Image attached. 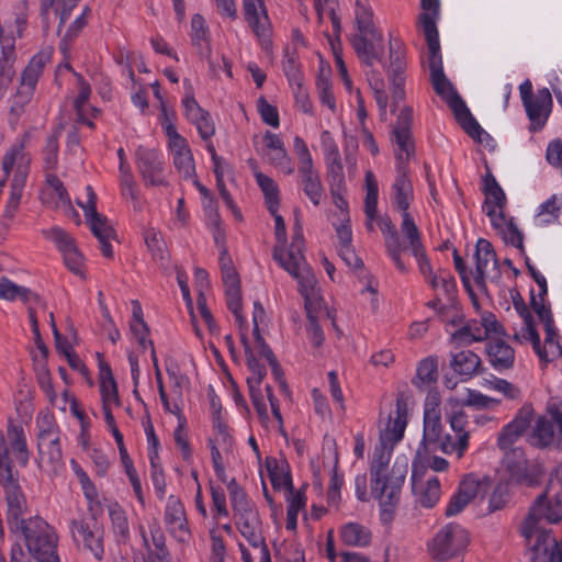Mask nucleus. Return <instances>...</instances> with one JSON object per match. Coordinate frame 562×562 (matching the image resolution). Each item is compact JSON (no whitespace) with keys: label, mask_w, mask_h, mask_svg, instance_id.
<instances>
[{"label":"nucleus","mask_w":562,"mask_h":562,"mask_svg":"<svg viewBox=\"0 0 562 562\" xmlns=\"http://www.w3.org/2000/svg\"><path fill=\"white\" fill-rule=\"evenodd\" d=\"M413 109H401L392 131V145L395 155L396 177L391 187L392 205L402 214L408 213L414 200V189L409 178V160L415 156V143L412 134Z\"/></svg>","instance_id":"obj_1"},{"label":"nucleus","mask_w":562,"mask_h":562,"mask_svg":"<svg viewBox=\"0 0 562 562\" xmlns=\"http://www.w3.org/2000/svg\"><path fill=\"white\" fill-rule=\"evenodd\" d=\"M395 446L379 442L373 452L370 467L371 493L381 506V518L389 520L400 499L402 486L407 474V463L396 460L389 473V464Z\"/></svg>","instance_id":"obj_2"},{"label":"nucleus","mask_w":562,"mask_h":562,"mask_svg":"<svg viewBox=\"0 0 562 562\" xmlns=\"http://www.w3.org/2000/svg\"><path fill=\"white\" fill-rule=\"evenodd\" d=\"M561 517L562 504L546 512L539 502L520 524L519 532L530 549L531 562H562V541L543 527V522H558Z\"/></svg>","instance_id":"obj_3"},{"label":"nucleus","mask_w":562,"mask_h":562,"mask_svg":"<svg viewBox=\"0 0 562 562\" xmlns=\"http://www.w3.org/2000/svg\"><path fill=\"white\" fill-rule=\"evenodd\" d=\"M427 46L428 67L435 92L448 104L464 132L476 142L483 143V137H488V134L481 127L443 72L440 43L432 42V44H427Z\"/></svg>","instance_id":"obj_4"},{"label":"nucleus","mask_w":562,"mask_h":562,"mask_svg":"<svg viewBox=\"0 0 562 562\" xmlns=\"http://www.w3.org/2000/svg\"><path fill=\"white\" fill-rule=\"evenodd\" d=\"M303 246L302 225L299 216H296L291 245L288 248L274 247L273 259L297 281L299 291L304 297L305 306L307 307L318 299V289L316 286V278L303 255Z\"/></svg>","instance_id":"obj_5"},{"label":"nucleus","mask_w":562,"mask_h":562,"mask_svg":"<svg viewBox=\"0 0 562 562\" xmlns=\"http://www.w3.org/2000/svg\"><path fill=\"white\" fill-rule=\"evenodd\" d=\"M21 535L29 554L36 562H60L55 529L38 516L20 521Z\"/></svg>","instance_id":"obj_6"},{"label":"nucleus","mask_w":562,"mask_h":562,"mask_svg":"<svg viewBox=\"0 0 562 562\" xmlns=\"http://www.w3.org/2000/svg\"><path fill=\"white\" fill-rule=\"evenodd\" d=\"M233 509L235 512L236 526L241 536L254 548L263 544L261 520L255 506L249 502L244 490L237 484L235 479L229 480L227 484Z\"/></svg>","instance_id":"obj_7"},{"label":"nucleus","mask_w":562,"mask_h":562,"mask_svg":"<svg viewBox=\"0 0 562 562\" xmlns=\"http://www.w3.org/2000/svg\"><path fill=\"white\" fill-rule=\"evenodd\" d=\"M0 484L5 488L8 503V522L11 530L20 529V521L25 509V498L18 484L16 473L8 458L5 439L0 432Z\"/></svg>","instance_id":"obj_8"},{"label":"nucleus","mask_w":562,"mask_h":562,"mask_svg":"<svg viewBox=\"0 0 562 562\" xmlns=\"http://www.w3.org/2000/svg\"><path fill=\"white\" fill-rule=\"evenodd\" d=\"M469 540V533L463 527L450 522L428 542V551L435 560L447 561L464 550Z\"/></svg>","instance_id":"obj_9"},{"label":"nucleus","mask_w":562,"mask_h":562,"mask_svg":"<svg viewBox=\"0 0 562 562\" xmlns=\"http://www.w3.org/2000/svg\"><path fill=\"white\" fill-rule=\"evenodd\" d=\"M389 64L385 67L386 76L390 85L393 104L405 99V83L407 56L404 43L398 38L390 40Z\"/></svg>","instance_id":"obj_10"},{"label":"nucleus","mask_w":562,"mask_h":562,"mask_svg":"<svg viewBox=\"0 0 562 562\" xmlns=\"http://www.w3.org/2000/svg\"><path fill=\"white\" fill-rule=\"evenodd\" d=\"M218 262L225 288L227 307L233 313L241 334L244 333L246 321L241 313L240 280L225 246H222Z\"/></svg>","instance_id":"obj_11"},{"label":"nucleus","mask_w":562,"mask_h":562,"mask_svg":"<svg viewBox=\"0 0 562 562\" xmlns=\"http://www.w3.org/2000/svg\"><path fill=\"white\" fill-rule=\"evenodd\" d=\"M70 532L75 542L81 543L93 557L101 561L104 555V529L94 517L72 519Z\"/></svg>","instance_id":"obj_12"},{"label":"nucleus","mask_w":562,"mask_h":562,"mask_svg":"<svg viewBox=\"0 0 562 562\" xmlns=\"http://www.w3.org/2000/svg\"><path fill=\"white\" fill-rule=\"evenodd\" d=\"M240 339L245 348L247 367L249 370L247 384L250 398L261 422L267 423L269 419L268 405L260 390V384L266 376V369L265 366L256 359L254 350L248 346L245 333H241Z\"/></svg>","instance_id":"obj_13"},{"label":"nucleus","mask_w":562,"mask_h":562,"mask_svg":"<svg viewBox=\"0 0 562 562\" xmlns=\"http://www.w3.org/2000/svg\"><path fill=\"white\" fill-rule=\"evenodd\" d=\"M136 167L146 186L168 187L166 164L161 153L154 148L139 146L136 149Z\"/></svg>","instance_id":"obj_14"},{"label":"nucleus","mask_w":562,"mask_h":562,"mask_svg":"<svg viewBox=\"0 0 562 562\" xmlns=\"http://www.w3.org/2000/svg\"><path fill=\"white\" fill-rule=\"evenodd\" d=\"M503 468L507 481L515 484L535 485L538 483L541 470L539 465L529 463L525 451L519 448L507 451L503 459Z\"/></svg>","instance_id":"obj_15"},{"label":"nucleus","mask_w":562,"mask_h":562,"mask_svg":"<svg viewBox=\"0 0 562 562\" xmlns=\"http://www.w3.org/2000/svg\"><path fill=\"white\" fill-rule=\"evenodd\" d=\"M245 21L259 41L262 49L271 48L272 26L265 0H241Z\"/></svg>","instance_id":"obj_16"},{"label":"nucleus","mask_w":562,"mask_h":562,"mask_svg":"<svg viewBox=\"0 0 562 562\" xmlns=\"http://www.w3.org/2000/svg\"><path fill=\"white\" fill-rule=\"evenodd\" d=\"M501 325L493 314L483 315L481 319L468 321L451 335L454 344L471 345L472 342L483 341L491 334H499Z\"/></svg>","instance_id":"obj_17"},{"label":"nucleus","mask_w":562,"mask_h":562,"mask_svg":"<svg viewBox=\"0 0 562 562\" xmlns=\"http://www.w3.org/2000/svg\"><path fill=\"white\" fill-rule=\"evenodd\" d=\"M409 406V398L406 395L400 394L396 397L395 409L390 414L385 427L380 431L381 442L396 446L403 439L408 423Z\"/></svg>","instance_id":"obj_18"},{"label":"nucleus","mask_w":562,"mask_h":562,"mask_svg":"<svg viewBox=\"0 0 562 562\" xmlns=\"http://www.w3.org/2000/svg\"><path fill=\"white\" fill-rule=\"evenodd\" d=\"M412 491L417 504L425 508H432L441 497V483L432 473H422L412 469Z\"/></svg>","instance_id":"obj_19"},{"label":"nucleus","mask_w":562,"mask_h":562,"mask_svg":"<svg viewBox=\"0 0 562 562\" xmlns=\"http://www.w3.org/2000/svg\"><path fill=\"white\" fill-rule=\"evenodd\" d=\"M477 286H483L486 280L498 278V266L496 254L492 244L483 238L476 243L475 249V271L471 272Z\"/></svg>","instance_id":"obj_20"},{"label":"nucleus","mask_w":562,"mask_h":562,"mask_svg":"<svg viewBox=\"0 0 562 562\" xmlns=\"http://www.w3.org/2000/svg\"><path fill=\"white\" fill-rule=\"evenodd\" d=\"M8 447V458L10 464L15 461L20 467L25 468L30 460L26 436L21 424L9 419L7 432L0 430Z\"/></svg>","instance_id":"obj_21"},{"label":"nucleus","mask_w":562,"mask_h":562,"mask_svg":"<svg viewBox=\"0 0 562 562\" xmlns=\"http://www.w3.org/2000/svg\"><path fill=\"white\" fill-rule=\"evenodd\" d=\"M442 430L440 396L429 392L424 408L423 437L419 443H437Z\"/></svg>","instance_id":"obj_22"},{"label":"nucleus","mask_w":562,"mask_h":562,"mask_svg":"<svg viewBox=\"0 0 562 562\" xmlns=\"http://www.w3.org/2000/svg\"><path fill=\"white\" fill-rule=\"evenodd\" d=\"M26 139L27 135H24L19 142L13 144L3 156L2 169L7 177L13 173L12 179H27L31 156L25 151Z\"/></svg>","instance_id":"obj_23"},{"label":"nucleus","mask_w":562,"mask_h":562,"mask_svg":"<svg viewBox=\"0 0 562 562\" xmlns=\"http://www.w3.org/2000/svg\"><path fill=\"white\" fill-rule=\"evenodd\" d=\"M530 121V131L538 132L546 125L552 111V95L548 88L538 89L535 97L522 104Z\"/></svg>","instance_id":"obj_24"},{"label":"nucleus","mask_w":562,"mask_h":562,"mask_svg":"<svg viewBox=\"0 0 562 562\" xmlns=\"http://www.w3.org/2000/svg\"><path fill=\"white\" fill-rule=\"evenodd\" d=\"M46 61L47 56L44 54H36L31 58L21 75V82L15 97L16 103L25 104L31 100Z\"/></svg>","instance_id":"obj_25"},{"label":"nucleus","mask_w":562,"mask_h":562,"mask_svg":"<svg viewBox=\"0 0 562 562\" xmlns=\"http://www.w3.org/2000/svg\"><path fill=\"white\" fill-rule=\"evenodd\" d=\"M167 148L179 176L183 180L193 179L195 177V162L188 140L180 137L167 142Z\"/></svg>","instance_id":"obj_26"},{"label":"nucleus","mask_w":562,"mask_h":562,"mask_svg":"<svg viewBox=\"0 0 562 562\" xmlns=\"http://www.w3.org/2000/svg\"><path fill=\"white\" fill-rule=\"evenodd\" d=\"M358 57L367 66L372 67L383 56V36L380 32L373 34L353 35L351 40Z\"/></svg>","instance_id":"obj_27"},{"label":"nucleus","mask_w":562,"mask_h":562,"mask_svg":"<svg viewBox=\"0 0 562 562\" xmlns=\"http://www.w3.org/2000/svg\"><path fill=\"white\" fill-rule=\"evenodd\" d=\"M531 415V408L522 407L515 418L502 428L497 437V446L499 449L506 452L512 450V447L529 427Z\"/></svg>","instance_id":"obj_28"},{"label":"nucleus","mask_w":562,"mask_h":562,"mask_svg":"<svg viewBox=\"0 0 562 562\" xmlns=\"http://www.w3.org/2000/svg\"><path fill=\"white\" fill-rule=\"evenodd\" d=\"M480 488L479 481L472 476H465L458 486L456 493L449 498L445 515L453 517L460 514L477 495Z\"/></svg>","instance_id":"obj_29"},{"label":"nucleus","mask_w":562,"mask_h":562,"mask_svg":"<svg viewBox=\"0 0 562 562\" xmlns=\"http://www.w3.org/2000/svg\"><path fill=\"white\" fill-rule=\"evenodd\" d=\"M436 448L437 443H418L412 461V469L422 473H429V469L435 472H446L449 469V461L434 454Z\"/></svg>","instance_id":"obj_30"},{"label":"nucleus","mask_w":562,"mask_h":562,"mask_svg":"<svg viewBox=\"0 0 562 562\" xmlns=\"http://www.w3.org/2000/svg\"><path fill=\"white\" fill-rule=\"evenodd\" d=\"M37 465L47 474H56L64 467L60 439L37 441Z\"/></svg>","instance_id":"obj_31"},{"label":"nucleus","mask_w":562,"mask_h":562,"mask_svg":"<svg viewBox=\"0 0 562 562\" xmlns=\"http://www.w3.org/2000/svg\"><path fill=\"white\" fill-rule=\"evenodd\" d=\"M380 229L384 237V244L387 256L391 258L393 263L395 265L396 269L402 272L406 273L408 271L407 266L402 259V254L405 250L403 247V243L400 238V235L391 222L390 218H381L379 223Z\"/></svg>","instance_id":"obj_32"},{"label":"nucleus","mask_w":562,"mask_h":562,"mask_svg":"<svg viewBox=\"0 0 562 562\" xmlns=\"http://www.w3.org/2000/svg\"><path fill=\"white\" fill-rule=\"evenodd\" d=\"M484 192L485 202L483 211L488 216L490 221L505 214L507 199L505 192L492 175L484 180Z\"/></svg>","instance_id":"obj_33"},{"label":"nucleus","mask_w":562,"mask_h":562,"mask_svg":"<svg viewBox=\"0 0 562 562\" xmlns=\"http://www.w3.org/2000/svg\"><path fill=\"white\" fill-rule=\"evenodd\" d=\"M42 201L52 209H71L70 196L54 172L46 173V188L42 192Z\"/></svg>","instance_id":"obj_34"},{"label":"nucleus","mask_w":562,"mask_h":562,"mask_svg":"<svg viewBox=\"0 0 562 562\" xmlns=\"http://www.w3.org/2000/svg\"><path fill=\"white\" fill-rule=\"evenodd\" d=\"M423 13L419 15L418 22L425 35L427 44L432 42L439 43V33L437 21L440 14L439 0H420Z\"/></svg>","instance_id":"obj_35"},{"label":"nucleus","mask_w":562,"mask_h":562,"mask_svg":"<svg viewBox=\"0 0 562 562\" xmlns=\"http://www.w3.org/2000/svg\"><path fill=\"white\" fill-rule=\"evenodd\" d=\"M86 222L99 240L102 255L106 258L113 257L111 240L115 238V231L109 220L104 215L98 214L87 218Z\"/></svg>","instance_id":"obj_36"},{"label":"nucleus","mask_w":562,"mask_h":562,"mask_svg":"<svg viewBox=\"0 0 562 562\" xmlns=\"http://www.w3.org/2000/svg\"><path fill=\"white\" fill-rule=\"evenodd\" d=\"M299 187L302 189L313 205L318 206L325 195L324 186L319 172L315 167L300 169Z\"/></svg>","instance_id":"obj_37"},{"label":"nucleus","mask_w":562,"mask_h":562,"mask_svg":"<svg viewBox=\"0 0 562 562\" xmlns=\"http://www.w3.org/2000/svg\"><path fill=\"white\" fill-rule=\"evenodd\" d=\"M491 224L506 245H510L524 252V234L513 217H507L503 214L491 220Z\"/></svg>","instance_id":"obj_38"},{"label":"nucleus","mask_w":562,"mask_h":562,"mask_svg":"<svg viewBox=\"0 0 562 562\" xmlns=\"http://www.w3.org/2000/svg\"><path fill=\"white\" fill-rule=\"evenodd\" d=\"M265 465L274 490L293 491L290 467L284 459L268 457Z\"/></svg>","instance_id":"obj_39"},{"label":"nucleus","mask_w":562,"mask_h":562,"mask_svg":"<svg viewBox=\"0 0 562 562\" xmlns=\"http://www.w3.org/2000/svg\"><path fill=\"white\" fill-rule=\"evenodd\" d=\"M562 212V194H552L542 202L533 215V224L537 227H547L559 223Z\"/></svg>","instance_id":"obj_40"},{"label":"nucleus","mask_w":562,"mask_h":562,"mask_svg":"<svg viewBox=\"0 0 562 562\" xmlns=\"http://www.w3.org/2000/svg\"><path fill=\"white\" fill-rule=\"evenodd\" d=\"M211 406L213 411V436L209 441L218 445L224 451H233L234 440L229 427L222 416L221 406H218L214 400H212Z\"/></svg>","instance_id":"obj_41"},{"label":"nucleus","mask_w":562,"mask_h":562,"mask_svg":"<svg viewBox=\"0 0 562 562\" xmlns=\"http://www.w3.org/2000/svg\"><path fill=\"white\" fill-rule=\"evenodd\" d=\"M487 357L491 366L502 372L514 366L515 351L507 342L495 340L488 344Z\"/></svg>","instance_id":"obj_42"},{"label":"nucleus","mask_w":562,"mask_h":562,"mask_svg":"<svg viewBox=\"0 0 562 562\" xmlns=\"http://www.w3.org/2000/svg\"><path fill=\"white\" fill-rule=\"evenodd\" d=\"M450 367L459 375L470 379L479 372L481 359L471 350H460L451 353Z\"/></svg>","instance_id":"obj_43"},{"label":"nucleus","mask_w":562,"mask_h":562,"mask_svg":"<svg viewBox=\"0 0 562 562\" xmlns=\"http://www.w3.org/2000/svg\"><path fill=\"white\" fill-rule=\"evenodd\" d=\"M366 181V200H364V213L367 216V229H374V221L378 214V196H379V187L378 181L371 170L366 172L364 177Z\"/></svg>","instance_id":"obj_44"},{"label":"nucleus","mask_w":562,"mask_h":562,"mask_svg":"<svg viewBox=\"0 0 562 562\" xmlns=\"http://www.w3.org/2000/svg\"><path fill=\"white\" fill-rule=\"evenodd\" d=\"M438 379V362L434 357L423 359L418 367L413 384L422 391L429 390Z\"/></svg>","instance_id":"obj_45"},{"label":"nucleus","mask_w":562,"mask_h":562,"mask_svg":"<svg viewBox=\"0 0 562 562\" xmlns=\"http://www.w3.org/2000/svg\"><path fill=\"white\" fill-rule=\"evenodd\" d=\"M340 538L347 546L367 547L371 542L372 535L367 527L357 522H348L342 526Z\"/></svg>","instance_id":"obj_46"},{"label":"nucleus","mask_w":562,"mask_h":562,"mask_svg":"<svg viewBox=\"0 0 562 562\" xmlns=\"http://www.w3.org/2000/svg\"><path fill=\"white\" fill-rule=\"evenodd\" d=\"M255 179L263 193L268 211L276 213V209H280V190L277 182L260 171L255 172Z\"/></svg>","instance_id":"obj_47"},{"label":"nucleus","mask_w":562,"mask_h":562,"mask_svg":"<svg viewBox=\"0 0 562 562\" xmlns=\"http://www.w3.org/2000/svg\"><path fill=\"white\" fill-rule=\"evenodd\" d=\"M0 299L5 301L20 300L24 303L37 301L38 296L29 288L19 285L8 278L0 279Z\"/></svg>","instance_id":"obj_48"},{"label":"nucleus","mask_w":562,"mask_h":562,"mask_svg":"<svg viewBox=\"0 0 562 562\" xmlns=\"http://www.w3.org/2000/svg\"><path fill=\"white\" fill-rule=\"evenodd\" d=\"M554 440V424L546 417H539L529 438L532 446L538 448H546L552 445Z\"/></svg>","instance_id":"obj_49"},{"label":"nucleus","mask_w":562,"mask_h":562,"mask_svg":"<svg viewBox=\"0 0 562 562\" xmlns=\"http://www.w3.org/2000/svg\"><path fill=\"white\" fill-rule=\"evenodd\" d=\"M192 45L199 49L200 54L210 53V33L205 20L201 14H194L191 19Z\"/></svg>","instance_id":"obj_50"},{"label":"nucleus","mask_w":562,"mask_h":562,"mask_svg":"<svg viewBox=\"0 0 562 562\" xmlns=\"http://www.w3.org/2000/svg\"><path fill=\"white\" fill-rule=\"evenodd\" d=\"M100 394L102 406H120L117 385L108 367L101 370Z\"/></svg>","instance_id":"obj_51"},{"label":"nucleus","mask_w":562,"mask_h":562,"mask_svg":"<svg viewBox=\"0 0 562 562\" xmlns=\"http://www.w3.org/2000/svg\"><path fill=\"white\" fill-rule=\"evenodd\" d=\"M469 439L470 434H461L457 439L450 435H446L442 438L439 437L437 446L445 454H456L458 459H461L469 448Z\"/></svg>","instance_id":"obj_52"},{"label":"nucleus","mask_w":562,"mask_h":562,"mask_svg":"<svg viewBox=\"0 0 562 562\" xmlns=\"http://www.w3.org/2000/svg\"><path fill=\"white\" fill-rule=\"evenodd\" d=\"M109 516L117 541L127 540L130 537V527L125 510L115 503L109 506Z\"/></svg>","instance_id":"obj_53"},{"label":"nucleus","mask_w":562,"mask_h":562,"mask_svg":"<svg viewBox=\"0 0 562 562\" xmlns=\"http://www.w3.org/2000/svg\"><path fill=\"white\" fill-rule=\"evenodd\" d=\"M401 231L405 239L407 240V246L403 245L405 250L409 249L412 252L424 247L420 232L409 213L402 214Z\"/></svg>","instance_id":"obj_54"},{"label":"nucleus","mask_w":562,"mask_h":562,"mask_svg":"<svg viewBox=\"0 0 562 562\" xmlns=\"http://www.w3.org/2000/svg\"><path fill=\"white\" fill-rule=\"evenodd\" d=\"M368 81L373 90L374 99L380 110V115L383 120H386V109L389 104V95L385 90V82L380 74L371 71L367 74Z\"/></svg>","instance_id":"obj_55"},{"label":"nucleus","mask_w":562,"mask_h":562,"mask_svg":"<svg viewBox=\"0 0 562 562\" xmlns=\"http://www.w3.org/2000/svg\"><path fill=\"white\" fill-rule=\"evenodd\" d=\"M355 19L357 24V33L355 35L373 34L379 32L373 23L372 10L361 1H357L356 3Z\"/></svg>","instance_id":"obj_56"},{"label":"nucleus","mask_w":562,"mask_h":562,"mask_svg":"<svg viewBox=\"0 0 562 562\" xmlns=\"http://www.w3.org/2000/svg\"><path fill=\"white\" fill-rule=\"evenodd\" d=\"M288 510H286V529L295 530L297 526V516L301 510L305 507V496L301 492L291 491L286 497Z\"/></svg>","instance_id":"obj_57"},{"label":"nucleus","mask_w":562,"mask_h":562,"mask_svg":"<svg viewBox=\"0 0 562 562\" xmlns=\"http://www.w3.org/2000/svg\"><path fill=\"white\" fill-rule=\"evenodd\" d=\"M42 234L47 240L52 241L61 254L77 246L74 238L61 227L54 226L43 229Z\"/></svg>","instance_id":"obj_58"},{"label":"nucleus","mask_w":562,"mask_h":562,"mask_svg":"<svg viewBox=\"0 0 562 562\" xmlns=\"http://www.w3.org/2000/svg\"><path fill=\"white\" fill-rule=\"evenodd\" d=\"M427 282L438 294H442L451 299L456 292L454 278L447 271L434 273Z\"/></svg>","instance_id":"obj_59"},{"label":"nucleus","mask_w":562,"mask_h":562,"mask_svg":"<svg viewBox=\"0 0 562 562\" xmlns=\"http://www.w3.org/2000/svg\"><path fill=\"white\" fill-rule=\"evenodd\" d=\"M37 441H44L48 439H60V430L55 422L53 415L45 413L37 416Z\"/></svg>","instance_id":"obj_60"},{"label":"nucleus","mask_w":562,"mask_h":562,"mask_svg":"<svg viewBox=\"0 0 562 562\" xmlns=\"http://www.w3.org/2000/svg\"><path fill=\"white\" fill-rule=\"evenodd\" d=\"M183 86L186 88V94L181 100L183 115L189 122H192L193 120H196L198 116L205 110L201 108L198 101L195 100L190 80L184 79Z\"/></svg>","instance_id":"obj_61"},{"label":"nucleus","mask_w":562,"mask_h":562,"mask_svg":"<svg viewBox=\"0 0 562 562\" xmlns=\"http://www.w3.org/2000/svg\"><path fill=\"white\" fill-rule=\"evenodd\" d=\"M209 448L211 450V460L215 475L221 482L226 483L227 485L229 481L226 474L225 460L233 453V451H224L218 445L210 441Z\"/></svg>","instance_id":"obj_62"},{"label":"nucleus","mask_w":562,"mask_h":562,"mask_svg":"<svg viewBox=\"0 0 562 562\" xmlns=\"http://www.w3.org/2000/svg\"><path fill=\"white\" fill-rule=\"evenodd\" d=\"M150 539L153 546L155 548V555L160 562H171L169 558V552L166 547V538L159 526V524L154 520L148 525Z\"/></svg>","instance_id":"obj_63"},{"label":"nucleus","mask_w":562,"mask_h":562,"mask_svg":"<svg viewBox=\"0 0 562 562\" xmlns=\"http://www.w3.org/2000/svg\"><path fill=\"white\" fill-rule=\"evenodd\" d=\"M144 240L155 259L164 260L166 258V243L159 231L153 227L147 228L144 232Z\"/></svg>","instance_id":"obj_64"}]
</instances>
